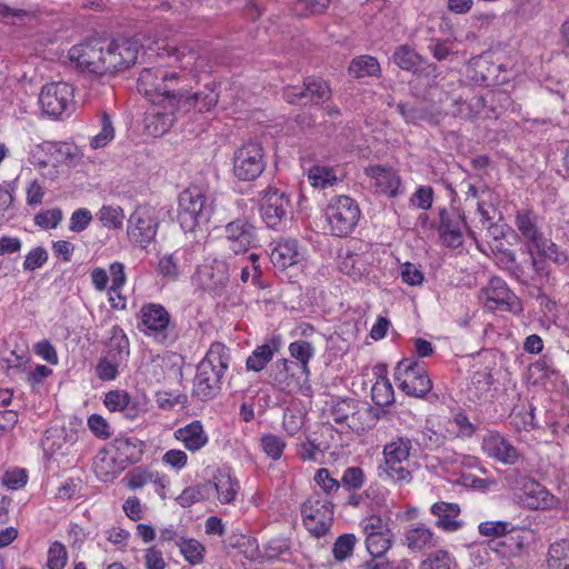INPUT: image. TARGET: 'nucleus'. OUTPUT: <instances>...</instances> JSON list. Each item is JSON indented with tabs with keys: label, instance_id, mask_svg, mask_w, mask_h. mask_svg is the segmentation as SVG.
<instances>
[{
	"label": "nucleus",
	"instance_id": "6e6d98bb",
	"mask_svg": "<svg viewBox=\"0 0 569 569\" xmlns=\"http://www.w3.org/2000/svg\"><path fill=\"white\" fill-rule=\"evenodd\" d=\"M515 526L509 521H482L478 526L479 533L483 537L503 538L511 532Z\"/></svg>",
	"mask_w": 569,
	"mask_h": 569
},
{
	"label": "nucleus",
	"instance_id": "ea45409f",
	"mask_svg": "<svg viewBox=\"0 0 569 569\" xmlns=\"http://www.w3.org/2000/svg\"><path fill=\"white\" fill-rule=\"evenodd\" d=\"M340 270L353 280H360L369 276L371 266L366 256L348 253L340 263Z\"/></svg>",
	"mask_w": 569,
	"mask_h": 569
},
{
	"label": "nucleus",
	"instance_id": "aec40b11",
	"mask_svg": "<svg viewBox=\"0 0 569 569\" xmlns=\"http://www.w3.org/2000/svg\"><path fill=\"white\" fill-rule=\"evenodd\" d=\"M224 238L228 248L236 254L247 252L259 241L256 226L244 217L236 218L224 226Z\"/></svg>",
	"mask_w": 569,
	"mask_h": 569
},
{
	"label": "nucleus",
	"instance_id": "c85d7f7f",
	"mask_svg": "<svg viewBox=\"0 0 569 569\" xmlns=\"http://www.w3.org/2000/svg\"><path fill=\"white\" fill-rule=\"evenodd\" d=\"M188 256L189 252L186 249L163 254L158 261V273L167 281H177L184 269L190 267Z\"/></svg>",
	"mask_w": 569,
	"mask_h": 569
},
{
	"label": "nucleus",
	"instance_id": "a19ab883",
	"mask_svg": "<svg viewBox=\"0 0 569 569\" xmlns=\"http://www.w3.org/2000/svg\"><path fill=\"white\" fill-rule=\"evenodd\" d=\"M128 362L102 355L98 360L94 372L101 381H113L127 367Z\"/></svg>",
	"mask_w": 569,
	"mask_h": 569
},
{
	"label": "nucleus",
	"instance_id": "37998d69",
	"mask_svg": "<svg viewBox=\"0 0 569 569\" xmlns=\"http://www.w3.org/2000/svg\"><path fill=\"white\" fill-rule=\"evenodd\" d=\"M456 559L446 549L429 552L419 563V569H455Z\"/></svg>",
	"mask_w": 569,
	"mask_h": 569
},
{
	"label": "nucleus",
	"instance_id": "603ef678",
	"mask_svg": "<svg viewBox=\"0 0 569 569\" xmlns=\"http://www.w3.org/2000/svg\"><path fill=\"white\" fill-rule=\"evenodd\" d=\"M100 126V131L90 140V147L94 150L104 148L114 139V128L109 114L102 113Z\"/></svg>",
	"mask_w": 569,
	"mask_h": 569
},
{
	"label": "nucleus",
	"instance_id": "0e129e2a",
	"mask_svg": "<svg viewBox=\"0 0 569 569\" xmlns=\"http://www.w3.org/2000/svg\"><path fill=\"white\" fill-rule=\"evenodd\" d=\"M360 527L366 537L379 535L388 530H391L389 523L377 515H369L362 518L360 521Z\"/></svg>",
	"mask_w": 569,
	"mask_h": 569
},
{
	"label": "nucleus",
	"instance_id": "864d4df0",
	"mask_svg": "<svg viewBox=\"0 0 569 569\" xmlns=\"http://www.w3.org/2000/svg\"><path fill=\"white\" fill-rule=\"evenodd\" d=\"M305 97H310L311 101L319 103L330 97L328 84L318 78H307L303 82Z\"/></svg>",
	"mask_w": 569,
	"mask_h": 569
},
{
	"label": "nucleus",
	"instance_id": "cd10ccee",
	"mask_svg": "<svg viewBox=\"0 0 569 569\" xmlns=\"http://www.w3.org/2000/svg\"><path fill=\"white\" fill-rule=\"evenodd\" d=\"M109 448L124 469L140 461L144 452V443L133 437L116 438Z\"/></svg>",
	"mask_w": 569,
	"mask_h": 569
},
{
	"label": "nucleus",
	"instance_id": "b1692460",
	"mask_svg": "<svg viewBox=\"0 0 569 569\" xmlns=\"http://www.w3.org/2000/svg\"><path fill=\"white\" fill-rule=\"evenodd\" d=\"M527 539L528 532L515 527L501 540H490L486 545L479 546L478 551L487 553L488 550H491L501 558H516L521 556Z\"/></svg>",
	"mask_w": 569,
	"mask_h": 569
},
{
	"label": "nucleus",
	"instance_id": "f3484780",
	"mask_svg": "<svg viewBox=\"0 0 569 569\" xmlns=\"http://www.w3.org/2000/svg\"><path fill=\"white\" fill-rule=\"evenodd\" d=\"M140 330L159 343H168L173 340L170 335V315L159 303H147L141 310Z\"/></svg>",
	"mask_w": 569,
	"mask_h": 569
},
{
	"label": "nucleus",
	"instance_id": "c03bdc74",
	"mask_svg": "<svg viewBox=\"0 0 569 569\" xmlns=\"http://www.w3.org/2000/svg\"><path fill=\"white\" fill-rule=\"evenodd\" d=\"M180 553L191 566L200 565L203 561L206 548L193 538H183L177 541Z\"/></svg>",
	"mask_w": 569,
	"mask_h": 569
},
{
	"label": "nucleus",
	"instance_id": "c756f323",
	"mask_svg": "<svg viewBox=\"0 0 569 569\" xmlns=\"http://www.w3.org/2000/svg\"><path fill=\"white\" fill-rule=\"evenodd\" d=\"M176 440L180 441L184 448L196 452L204 448L209 442V437L199 420H194L173 432Z\"/></svg>",
	"mask_w": 569,
	"mask_h": 569
},
{
	"label": "nucleus",
	"instance_id": "393cba45",
	"mask_svg": "<svg viewBox=\"0 0 569 569\" xmlns=\"http://www.w3.org/2000/svg\"><path fill=\"white\" fill-rule=\"evenodd\" d=\"M358 413V402L356 400L339 399L332 402L329 419L333 421L337 431L340 433L358 431L360 429Z\"/></svg>",
	"mask_w": 569,
	"mask_h": 569
},
{
	"label": "nucleus",
	"instance_id": "c9c22d12",
	"mask_svg": "<svg viewBox=\"0 0 569 569\" xmlns=\"http://www.w3.org/2000/svg\"><path fill=\"white\" fill-rule=\"evenodd\" d=\"M368 174L380 192L391 197L397 194L400 187V178L395 170L376 166L368 169Z\"/></svg>",
	"mask_w": 569,
	"mask_h": 569
},
{
	"label": "nucleus",
	"instance_id": "1a4fd4ad",
	"mask_svg": "<svg viewBox=\"0 0 569 569\" xmlns=\"http://www.w3.org/2000/svg\"><path fill=\"white\" fill-rule=\"evenodd\" d=\"M513 501L530 510L556 508L559 499L545 486L529 477H520L511 485Z\"/></svg>",
	"mask_w": 569,
	"mask_h": 569
},
{
	"label": "nucleus",
	"instance_id": "6ab92c4d",
	"mask_svg": "<svg viewBox=\"0 0 569 569\" xmlns=\"http://www.w3.org/2000/svg\"><path fill=\"white\" fill-rule=\"evenodd\" d=\"M192 279L203 290L219 295L229 282V266L222 259H206Z\"/></svg>",
	"mask_w": 569,
	"mask_h": 569
},
{
	"label": "nucleus",
	"instance_id": "39448f33",
	"mask_svg": "<svg viewBox=\"0 0 569 569\" xmlns=\"http://www.w3.org/2000/svg\"><path fill=\"white\" fill-rule=\"evenodd\" d=\"M360 214L357 202L347 196L331 198L325 210L329 230L336 237L349 236L357 227Z\"/></svg>",
	"mask_w": 569,
	"mask_h": 569
},
{
	"label": "nucleus",
	"instance_id": "49530a36",
	"mask_svg": "<svg viewBox=\"0 0 569 569\" xmlns=\"http://www.w3.org/2000/svg\"><path fill=\"white\" fill-rule=\"evenodd\" d=\"M380 72V64L375 57L360 56L349 66V73L355 78L372 77Z\"/></svg>",
	"mask_w": 569,
	"mask_h": 569
},
{
	"label": "nucleus",
	"instance_id": "052dcab7",
	"mask_svg": "<svg viewBox=\"0 0 569 569\" xmlns=\"http://www.w3.org/2000/svg\"><path fill=\"white\" fill-rule=\"evenodd\" d=\"M449 425L457 437L470 438L475 435L477 427L469 420L466 413L458 412L450 420Z\"/></svg>",
	"mask_w": 569,
	"mask_h": 569
},
{
	"label": "nucleus",
	"instance_id": "338daca9",
	"mask_svg": "<svg viewBox=\"0 0 569 569\" xmlns=\"http://www.w3.org/2000/svg\"><path fill=\"white\" fill-rule=\"evenodd\" d=\"M400 277L402 282L411 287L421 286L425 281L421 269L411 262H405L400 266Z\"/></svg>",
	"mask_w": 569,
	"mask_h": 569
},
{
	"label": "nucleus",
	"instance_id": "58836bf2",
	"mask_svg": "<svg viewBox=\"0 0 569 569\" xmlns=\"http://www.w3.org/2000/svg\"><path fill=\"white\" fill-rule=\"evenodd\" d=\"M392 60L399 68L412 73L420 71L426 63L425 59L408 44L399 46L392 54Z\"/></svg>",
	"mask_w": 569,
	"mask_h": 569
},
{
	"label": "nucleus",
	"instance_id": "f704fd0d",
	"mask_svg": "<svg viewBox=\"0 0 569 569\" xmlns=\"http://www.w3.org/2000/svg\"><path fill=\"white\" fill-rule=\"evenodd\" d=\"M431 513L437 517L436 526L445 531L453 532L461 527V522L457 520L460 508L457 503L436 502L431 506Z\"/></svg>",
	"mask_w": 569,
	"mask_h": 569
},
{
	"label": "nucleus",
	"instance_id": "774afa93",
	"mask_svg": "<svg viewBox=\"0 0 569 569\" xmlns=\"http://www.w3.org/2000/svg\"><path fill=\"white\" fill-rule=\"evenodd\" d=\"M48 251L43 247L31 249L24 257L23 270L34 271L40 269L48 261Z\"/></svg>",
	"mask_w": 569,
	"mask_h": 569
},
{
	"label": "nucleus",
	"instance_id": "72a5a7b5",
	"mask_svg": "<svg viewBox=\"0 0 569 569\" xmlns=\"http://www.w3.org/2000/svg\"><path fill=\"white\" fill-rule=\"evenodd\" d=\"M475 370L472 371L470 383L468 386V393L471 400L480 399L485 396L489 390L493 382L492 378V369L493 362L489 361L488 363L473 366Z\"/></svg>",
	"mask_w": 569,
	"mask_h": 569
},
{
	"label": "nucleus",
	"instance_id": "a211bd4d",
	"mask_svg": "<svg viewBox=\"0 0 569 569\" xmlns=\"http://www.w3.org/2000/svg\"><path fill=\"white\" fill-rule=\"evenodd\" d=\"M103 40L94 39L70 48L68 58L81 72L103 74Z\"/></svg>",
	"mask_w": 569,
	"mask_h": 569
},
{
	"label": "nucleus",
	"instance_id": "20e7f679",
	"mask_svg": "<svg viewBox=\"0 0 569 569\" xmlns=\"http://www.w3.org/2000/svg\"><path fill=\"white\" fill-rule=\"evenodd\" d=\"M178 220L186 232L209 221L211 203L204 192L198 187H191L179 194Z\"/></svg>",
	"mask_w": 569,
	"mask_h": 569
},
{
	"label": "nucleus",
	"instance_id": "bb28decb",
	"mask_svg": "<svg viewBox=\"0 0 569 569\" xmlns=\"http://www.w3.org/2000/svg\"><path fill=\"white\" fill-rule=\"evenodd\" d=\"M209 485L213 486L219 502L223 505L232 503L240 490L239 481L228 467L218 468Z\"/></svg>",
	"mask_w": 569,
	"mask_h": 569
},
{
	"label": "nucleus",
	"instance_id": "5fc2aeb1",
	"mask_svg": "<svg viewBox=\"0 0 569 569\" xmlns=\"http://www.w3.org/2000/svg\"><path fill=\"white\" fill-rule=\"evenodd\" d=\"M331 0H297L292 7V12L297 17H309L326 11Z\"/></svg>",
	"mask_w": 569,
	"mask_h": 569
},
{
	"label": "nucleus",
	"instance_id": "e433bc0d",
	"mask_svg": "<svg viewBox=\"0 0 569 569\" xmlns=\"http://www.w3.org/2000/svg\"><path fill=\"white\" fill-rule=\"evenodd\" d=\"M279 347L280 340L278 338H273L270 342L258 346L247 358L246 369L253 372L262 371L272 360Z\"/></svg>",
	"mask_w": 569,
	"mask_h": 569
},
{
	"label": "nucleus",
	"instance_id": "0eeeda50",
	"mask_svg": "<svg viewBox=\"0 0 569 569\" xmlns=\"http://www.w3.org/2000/svg\"><path fill=\"white\" fill-rule=\"evenodd\" d=\"M393 377L398 388L411 397H425L432 389V382L423 362L415 358L400 360L395 368Z\"/></svg>",
	"mask_w": 569,
	"mask_h": 569
},
{
	"label": "nucleus",
	"instance_id": "6e6552de",
	"mask_svg": "<svg viewBox=\"0 0 569 569\" xmlns=\"http://www.w3.org/2000/svg\"><path fill=\"white\" fill-rule=\"evenodd\" d=\"M143 48L137 37L103 41V74L127 70L136 64Z\"/></svg>",
	"mask_w": 569,
	"mask_h": 569
},
{
	"label": "nucleus",
	"instance_id": "2f4dec72",
	"mask_svg": "<svg viewBox=\"0 0 569 569\" xmlns=\"http://www.w3.org/2000/svg\"><path fill=\"white\" fill-rule=\"evenodd\" d=\"M93 470L99 480L103 482L112 481L120 472L124 470L123 465L119 463L117 457L110 448L101 449L93 460Z\"/></svg>",
	"mask_w": 569,
	"mask_h": 569
},
{
	"label": "nucleus",
	"instance_id": "a878e982",
	"mask_svg": "<svg viewBox=\"0 0 569 569\" xmlns=\"http://www.w3.org/2000/svg\"><path fill=\"white\" fill-rule=\"evenodd\" d=\"M466 228V221L459 212L447 210L440 212L439 232L446 246L458 248L462 243V231Z\"/></svg>",
	"mask_w": 569,
	"mask_h": 569
},
{
	"label": "nucleus",
	"instance_id": "79ce46f5",
	"mask_svg": "<svg viewBox=\"0 0 569 569\" xmlns=\"http://www.w3.org/2000/svg\"><path fill=\"white\" fill-rule=\"evenodd\" d=\"M547 563L548 569H569V539H561L550 545Z\"/></svg>",
	"mask_w": 569,
	"mask_h": 569
},
{
	"label": "nucleus",
	"instance_id": "de8ad7c7",
	"mask_svg": "<svg viewBox=\"0 0 569 569\" xmlns=\"http://www.w3.org/2000/svg\"><path fill=\"white\" fill-rule=\"evenodd\" d=\"M97 216L102 226L108 229H120L126 218L122 208L116 204H103Z\"/></svg>",
	"mask_w": 569,
	"mask_h": 569
},
{
	"label": "nucleus",
	"instance_id": "4be33fe9",
	"mask_svg": "<svg viewBox=\"0 0 569 569\" xmlns=\"http://www.w3.org/2000/svg\"><path fill=\"white\" fill-rule=\"evenodd\" d=\"M305 259V249L293 238H280L271 243L270 261L280 269L293 267Z\"/></svg>",
	"mask_w": 569,
	"mask_h": 569
},
{
	"label": "nucleus",
	"instance_id": "a18cd8bd",
	"mask_svg": "<svg viewBox=\"0 0 569 569\" xmlns=\"http://www.w3.org/2000/svg\"><path fill=\"white\" fill-rule=\"evenodd\" d=\"M308 181L315 188L326 189L335 186L338 177L332 168L317 164L308 170Z\"/></svg>",
	"mask_w": 569,
	"mask_h": 569
},
{
	"label": "nucleus",
	"instance_id": "4c0bfd02",
	"mask_svg": "<svg viewBox=\"0 0 569 569\" xmlns=\"http://www.w3.org/2000/svg\"><path fill=\"white\" fill-rule=\"evenodd\" d=\"M108 357L129 361L130 357V343L127 335L119 326H112L109 330V338L106 343L104 353Z\"/></svg>",
	"mask_w": 569,
	"mask_h": 569
},
{
	"label": "nucleus",
	"instance_id": "09e8293b",
	"mask_svg": "<svg viewBox=\"0 0 569 569\" xmlns=\"http://www.w3.org/2000/svg\"><path fill=\"white\" fill-rule=\"evenodd\" d=\"M287 447L286 440L273 433H263L260 438V448L271 460H279Z\"/></svg>",
	"mask_w": 569,
	"mask_h": 569
},
{
	"label": "nucleus",
	"instance_id": "dca6fc26",
	"mask_svg": "<svg viewBox=\"0 0 569 569\" xmlns=\"http://www.w3.org/2000/svg\"><path fill=\"white\" fill-rule=\"evenodd\" d=\"M479 300L489 310L521 311L518 297L508 288L505 280L492 277L479 292Z\"/></svg>",
	"mask_w": 569,
	"mask_h": 569
},
{
	"label": "nucleus",
	"instance_id": "680f3d73",
	"mask_svg": "<svg viewBox=\"0 0 569 569\" xmlns=\"http://www.w3.org/2000/svg\"><path fill=\"white\" fill-rule=\"evenodd\" d=\"M87 426L97 438L102 440L109 439L113 433V429L107 419L98 413L88 417Z\"/></svg>",
	"mask_w": 569,
	"mask_h": 569
},
{
	"label": "nucleus",
	"instance_id": "e2e57ef3",
	"mask_svg": "<svg viewBox=\"0 0 569 569\" xmlns=\"http://www.w3.org/2000/svg\"><path fill=\"white\" fill-rule=\"evenodd\" d=\"M365 472L359 467H348L341 477V487L346 490H358L365 485Z\"/></svg>",
	"mask_w": 569,
	"mask_h": 569
},
{
	"label": "nucleus",
	"instance_id": "5701e85b",
	"mask_svg": "<svg viewBox=\"0 0 569 569\" xmlns=\"http://www.w3.org/2000/svg\"><path fill=\"white\" fill-rule=\"evenodd\" d=\"M481 449L487 457L505 465H513L520 457L518 449L497 431H489L483 436Z\"/></svg>",
	"mask_w": 569,
	"mask_h": 569
},
{
	"label": "nucleus",
	"instance_id": "f03ea898",
	"mask_svg": "<svg viewBox=\"0 0 569 569\" xmlns=\"http://www.w3.org/2000/svg\"><path fill=\"white\" fill-rule=\"evenodd\" d=\"M516 227L525 240L527 262L535 277L547 278L551 263L561 267L569 274V256L539 229L531 212H517Z\"/></svg>",
	"mask_w": 569,
	"mask_h": 569
},
{
	"label": "nucleus",
	"instance_id": "3c124183",
	"mask_svg": "<svg viewBox=\"0 0 569 569\" xmlns=\"http://www.w3.org/2000/svg\"><path fill=\"white\" fill-rule=\"evenodd\" d=\"M393 535L391 530L366 537V549L370 556L386 555L392 546Z\"/></svg>",
	"mask_w": 569,
	"mask_h": 569
},
{
	"label": "nucleus",
	"instance_id": "69168bd1",
	"mask_svg": "<svg viewBox=\"0 0 569 569\" xmlns=\"http://www.w3.org/2000/svg\"><path fill=\"white\" fill-rule=\"evenodd\" d=\"M68 560L66 547L56 541L48 550L47 567L48 569H63Z\"/></svg>",
	"mask_w": 569,
	"mask_h": 569
},
{
	"label": "nucleus",
	"instance_id": "ddd939ff",
	"mask_svg": "<svg viewBox=\"0 0 569 569\" xmlns=\"http://www.w3.org/2000/svg\"><path fill=\"white\" fill-rule=\"evenodd\" d=\"M233 174L241 181H252L264 170V152L258 142H247L239 147L232 158Z\"/></svg>",
	"mask_w": 569,
	"mask_h": 569
},
{
	"label": "nucleus",
	"instance_id": "8fccbe9b",
	"mask_svg": "<svg viewBox=\"0 0 569 569\" xmlns=\"http://www.w3.org/2000/svg\"><path fill=\"white\" fill-rule=\"evenodd\" d=\"M288 350L290 356L298 361L297 366L303 367V372L309 375L308 363L315 353L312 345L305 340H298L291 342Z\"/></svg>",
	"mask_w": 569,
	"mask_h": 569
},
{
	"label": "nucleus",
	"instance_id": "7c9ffc66",
	"mask_svg": "<svg viewBox=\"0 0 569 569\" xmlns=\"http://www.w3.org/2000/svg\"><path fill=\"white\" fill-rule=\"evenodd\" d=\"M375 382L371 387V399L379 407H386L393 402L395 392L390 380L387 377V367L378 365L372 368Z\"/></svg>",
	"mask_w": 569,
	"mask_h": 569
},
{
	"label": "nucleus",
	"instance_id": "f8f14e48",
	"mask_svg": "<svg viewBox=\"0 0 569 569\" xmlns=\"http://www.w3.org/2000/svg\"><path fill=\"white\" fill-rule=\"evenodd\" d=\"M308 373L303 372V367L288 359L277 360L270 370V383L278 390L286 393L303 392L309 390L307 386Z\"/></svg>",
	"mask_w": 569,
	"mask_h": 569
},
{
	"label": "nucleus",
	"instance_id": "bf43d9fd",
	"mask_svg": "<svg viewBox=\"0 0 569 569\" xmlns=\"http://www.w3.org/2000/svg\"><path fill=\"white\" fill-rule=\"evenodd\" d=\"M357 538L352 533H345L337 538L332 547V553L337 561H343L351 556Z\"/></svg>",
	"mask_w": 569,
	"mask_h": 569
},
{
	"label": "nucleus",
	"instance_id": "13d9d810",
	"mask_svg": "<svg viewBox=\"0 0 569 569\" xmlns=\"http://www.w3.org/2000/svg\"><path fill=\"white\" fill-rule=\"evenodd\" d=\"M131 398L124 390H111L104 395L103 403L112 412L130 410Z\"/></svg>",
	"mask_w": 569,
	"mask_h": 569
},
{
	"label": "nucleus",
	"instance_id": "4468645a",
	"mask_svg": "<svg viewBox=\"0 0 569 569\" xmlns=\"http://www.w3.org/2000/svg\"><path fill=\"white\" fill-rule=\"evenodd\" d=\"M74 90L67 82L58 81L44 84L39 93V106L50 118H59L73 104Z\"/></svg>",
	"mask_w": 569,
	"mask_h": 569
},
{
	"label": "nucleus",
	"instance_id": "2eb2a0df",
	"mask_svg": "<svg viewBox=\"0 0 569 569\" xmlns=\"http://www.w3.org/2000/svg\"><path fill=\"white\" fill-rule=\"evenodd\" d=\"M158 227L154 212L147 207H138L128 218V239L133 246L147 249L154 241Z\"/></svg>",
	"mask_w": 569,
	"mask_h": 569
},
{
	"label": "nucleus",
	"instance_id": "9b49d317",
	"mask_svg": "<svg viewBox=\"0 0 569 569\" xmlns=\"http://www.w3.org/2000/svg\"><path fill=\"white\" fill-rule=\"evenodd\" d=\"M260 213L268 228L281 230L292 213L289 196L280 189L269 187L263 191Z\"/></svg>",
	"mask_w": 569,
	"mask_h": 569
},
{
	"label": "nucleus",
	"instance_id": "423d86ee",
	"mask_svg": "<svg viewBox=\"0 0 569 569\" xmlns=\"http://www.w3.org/2000/svg\"><path fill=\"white\" fill-rule=\"evenodd\" d=\"M411 450L412 441L407 437H397L385 445L382 470L390 480L400 483H409L412 480L407 466Z\"/></svg>",
	"mask_w": 569,
	"mask_h": 569
},
{
	"label": "nucleus",
	"instance_id": "4d7b16f0",
	"mask_svg": "<svg viewBox=\"0 0 569 569\" xmlns=\"http://www.w3.org/2000/svg\"><path fill=\"white\" fill-rule=\"evenodd\" d=\"M316 485L322 490L326 495L325 498H329L338 492L341 487V483L338 479L333 478L327 468H320L317 470L315 478Z\"/></svg>",
	"mask_w": 569,
	"mask_h": 569
},
{
	"label": "nucleus",
	"instance_id": "f257e3e1",
	"mask_svg": "<svg viewBox=\"0 0 569 569\" xmlns=\"http://www.w3.org/2000/svg\"><path fill=\"white\" fill-rule=\"evenodd\" d=\"M156 54L163 63L151 68H144L138 78V91L149 102H167L171 107L176 103L183 111L198 110L209 111L218 102V94L213 88L208 92L190 93L180 83L187 80V76L197 79L199 73L204 72L209 59L199 50L183 44L176 47L167 39L156 40L148 44L144 54Z\"/></svg>",
	"mask_w": 569,
	"mask_h": 569
},
{
	"label": "nucleus",
	"instance_id": "9d476101",
	"mask_svg": "<svg viewBox=\"0 0 569 569\" xmlns=\"http://www.w3.org/2000/svg\"><path fill=\"white\" fill-rule=\"evenodd\" d=\"M303 525L315 537L325 536L332 523L333 503L319 493L309 497L301 507Z\"/></svg>",
	"mask_w": 569,
	"mask_h": 569
},
{
	"label": "nucleus",
	"instance_id": "412c9836",
	"mask_svg": "<svg viewBox=\"0 0 569 569\" xmlns=\"http://www.w3.org/2000/svg\"><path fill=\"white\" fill-rule=\"evenodd\" d=\"M176 112H184L176 103L150 102L144 116V130L150 137H160L169 131L176 120Z\"/></svg>",
	"mask_w": 569,
	"mask_h": 569
},
{
	"label": "nucleus",
	"instance_id": "473e14b6",
	"mask_svg": "<svg viewBox=\"0 0 569 569\" xmlns=\"http://www.w3.org/2000/svg\"><path fill=\"white\" fill-rule=\"evenodd\" d=\"M406 546L413 552L436 547L438 540L432 530L423 523H412L405 532Z\"/></svg>",
	"mask_w": 569,
	"mask_h": 569
},
{
	"label": "nucleus",
	"instance_id": "7ed1b4c3",
	"mask_svg": "<svg viewBox=\"0 0 569 569\" xmlns=\"http://www.w3.org/2000/svg\"><path fill=\"white\" fill-rule=\"evenodd\" d=\"M229 355L224 345L214 342L197 366L193 396L206 401L214 398L221 389V378L228 369Z\"/></svg>",
	"mask_w": 569,
	"mask_h": 569
}]
</instances>
